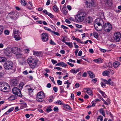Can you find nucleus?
I'll list each match as a JSON object with an SVG mask.
<instances>
[{
	"mask_svg": "<svg viewBox=\"0 0 121 121\" xmlns=\"http://www.w3.org/2000/svg\"><path fill=\"white\" fill-rule=\"evenodd\" d=\"M104 25V22L101 19L98 18L95 20L94 23L95 29L97 31H100L102 30Z\"/></svg>",
	"mask_w": 121,
	"mask_h": 121,
	"instance_id": "f257e3e1",
	"label": "nucleus"
},
{
	"mask_svg": "<svg viewBox=\"0 0 121 121\" xmlns=\"http://www.w3.org/2000/svg\"><path fill=\"white\" fill-rule=\"evenodd\" d=\"M86 15V13L84 12L79 13L75 17V19L78 22L82 21Z\"/></svg>",
	"mask_w": 121,
	"mask_h": 121,
	"instance_id": "f03ea898",
	"label": "nucleus"
},
{
	"mask_svg": "<svg viewBox=\"0 0 121 121\" xmlns=\"http://www.w3.org/2000/svg\"><path fill=\"white\" fill-rule=\"evenodd\" d=\"M8 87H9V85L7 83L2 82H0V90L4 92H5V91H7L8 89Z\"/></svg>",
	"mask_w": 121,
	"mask_h": 121,
	"instance_id": "7ed1b4c3",
	"label": "nucleus"
},
{
	"mask_svg": "<svg viewBox=\"0 0 121 121\" xmlns=\"http://www.w3.org/2000/svg\"><path fill=\"white\" fill-rule=\"evenodd\" d=\"M13 65L11 61H7L5 62L3 64V66L5 69L9 70L12 68Z\"/></svg>",
	"mask_w": 121,
	"mask_h": 121,
	"instance_id": "20e7f679",
	"label": "nucleus"
},
{
	"mask_svg": "<svg viewBox=\"0 0 121 121\" xmlns=\"http://www.w3.org/2000/svg\"><path fill=\"white\" fill-rule=\"evenodd\" d=\"M44 97V93L42 91H41L39 92L37 94L36 99L38 101L41 102L43 101V99Z\"/></svg>",
	"mask_w": 121,
	"mask_h": 121,
	"instance_id": "39448f33",
	"label": "nucleus"
},
{
	"mask_svg": "<svg viewBox=\"0 0 121 121\" xmlns=\"http://www.w3.org/2000/svg\"><path fill=\"white\" fill-rule=\"evenodd\" d=\"M103 27L105 31L109 32L112 29V25L109 22H107L105 23Z\"/></svg>",
	"mask_w": 121,
	"mask_h": 121,
	"instance_id": "423d86ee",
	"label": "nucleus"
},
{
	"mask_svg": "<svg viewBox=\"0 0 121 121\" xmlns=\"http://www.w3.org/2000/svg\"><path fill=\"white\" fill-rule=\"evenodd\" d=\"M13 93L19 96H22V95L20 89L17 87H14L12 90Z\"/></svg>",
	"mask_w": 121,
	"mask_h": 121,
	"instance_id": "0eeeda50",
	"label": "nucleus"
},
{
	"mask_svg": "<svg viewBox=\"0 0 121 121\" xmlns=\"http://www.w3.org/2000/svg\"><path fill=\"white\" fill-rule=\"evenodd\" d=\"M86 4L87 7L91 8L95 6L93 0H86Z\"/></svg>",
	"mask_w": 121,
	"mask_h": 121,
	"instance_id": "6e6552de",
	"label": "nucleus"
},
{
	"mask_svg": "<svg viewBox=\"0 0 121 121\" xmlns=\"http://www.w3.org/2000/svg\"><path fill=\"white\" fill-rule=\"evenodd\" d=\"M19 32L18 30H15L13 32L14 37L15 40L18 41L20 39L19 35Z\"/></svg>",
	"mask_w": 121,
	"mask_h": 121,
	"instance_id": "1a4fd4ad",
	"label": "nucleus"
},
{
	"mask_svg": "<svg viewBox=\"0 0 121 121\" xmlns=\"http://www.w3.org/2000/svg\"><path fill=\"white\" fill-rule=\"evenodd\" d=\"M113 73V71L112 69H108L105 71L103 72L102 74L104 76H108L110 74H112Z\"/></svg>",
	"mask_w": 121,
	"mask_h": 121,
	"instance_id": "9d476101",
	"label": "nucleus"
},
{
	"mask_svg": "<svg viewBox=\"0 0 121 121\" xmlns=\"http://www.w3.org/2000/svg\"><path fill=\"white\" fill-rule=\"evenodd\" d=\"M17 13L16 12H12L9 13L8 15L10 18L13 20L17 18Z\"/></svg>",
	"mask_w": 121,
	"mask_h": 121,
	"instance_id": "9b49d317",
	"label": "nucleus"
},
{
	"mask_svg": "<svg viewBox=\"0 0 121 121\" xmlns=\"http://www.w3.org/2000/svg\"><path fill=\"white\" fill-rule=\"evenodd\" d=\"M121 35L120 33H117L114 35V39L117 42L119 41L120 40V37Z\"/></svg>",
	"mask_w": 121,
	"mask_h": 121,
	"instance_id": "f8f14e48",
	"label": "nucleus"
},
{
	"mask_svg": "<svg viewBox=\"0 0 121 121\" xmlns=\"http://www.w3.org/2000/svg\"><path fill=\"white\" fill-rule=\"evenodd\" d=\"M42 39L43 41H47L48 40V35L47 33H43L42 34Z\"/></svg>",
	"mask_w": 121,
	"mask_h": 121,
	"instance_id": "ddd939ff",
	"label": "nucleus"
},
{
	"mask_svg": "<svg viewBox=\"0 0 121 121\" xmlns=\"http://www.w3.org/2000/svg\"><path fill=\"white\" fill-rule=\"evenodd\" d=\"M11 49L12 52L13 53L16 54L19 53L20 51V49L17 47L13 48Z\"/></svg>",
	"mask_w": 121,
	"mask_h": 121,
	"instance_id": "4468645a",
	"label": "nucleus"
},
{
	"mask_svg": "<svg viewBox=\"0 0 121 121\" xmlns=\"http://www.w3.org/2000/svg\"><path fill=\"white\" fill-rule=\"evenodd\" d=\"M11 48H6L4 50V54L5 56H8L11 53Z\"/></svg>",
	"mask_w": 121,
	"mask_h": 121,
	"instance_id": "2eb2a0df",
	"label": "nucleus"
},
{
	"mask_svg": "<svg viewBox=\"0 0 121 121\" xmlns=\"http://www.w3.org/2000/svg\"><path fill=\"white\" fill-rule=\"evenodd\" d=\"M38 59L35 60L34 61L33 63L29 64L30 65L31 68L32 69L35 68L37 66V63L38 61Z\"/></svg>",
	"mask_w": 121,
	"mask_h": 121,
	"instance_id": "dca6fc26",
	"label": "nucleus"
},
{
	"mask_svg": "<svg viewBox=\"0 0 121 121\" xmlns=\"http://www.w3.org/2000/svg\"><path fill=\"white\" fill-rule=\"evenodd\" d=\"M93 21L92 18L91 17L88 16L84 20V22L86 24H89L92 22Z\"/></svg>",
	"mask_w": 121,
	"mask_h": 121,
	"instance_id": "f3484780",
	"label": "nucleus"
},
{
	"mask_svg": "<svg viewBox=\"0 0 121 121\" xmlns=\"http://www.w3.org/2000/svg\"><path fill=\"white\" fill-rule=\"evenodd\" d=\"M18 83L17 79H14L11 81V85L12 86H16L17 85Z\"/></svg>",
	"mask_w": 121,
	"mask_h": 121,
	"instance_id": "a211bd4d",
	"label": "nucleus"
},
{
	"mask_svg": "<svg viewBox=\"0 0 121 121\" xmlns=\"http://www.w3.org/2000/svg\"><path fill=\"white\" fill-rule=\"evenodd\" d=\"M105 3L106 6L108 7V9H110L112 5V3L110 0H107Z\"/></svg>",
	"mask_w": 121,
	"mask_h": 121,
	"instance_id": "6ab92c4d",
	"label": "nucleus"
},
{
	"mask_svg": "<svg viewBox=\"0 0 121 121\" xmlns=\"http://www.w3.org/2000/svg\"><path fill=\"white\" fill-rule=\"evenodd\" d=\"M34 55L37 56L42 57V55L41 54V52L36 51H33Z\"/></svg>",
	"mask_w": 121,
	"mask_h": 121,
	"instance_id": "aec40b11",
	"label": "nucleus"
},
{
	"mask_svg": "<svg viewBox=\"0 0 121 121\" xmlns=\"http://www.w3.org/2000/svg\"><path fill=\"white\" fill-rule=\"evenodd\" d=\"M62 11L65 15H66L67 14V10L65 6L64 5L63 6L62 8Z\"/></svg>",
	"mask_w": 121,
	"mask_h": 121,
	"instance_id": "412c9836",
	"label": "nucleus"
},
{
	"mask_svg": "<svg viewBox=\"0 0 121 121\" xmlns=\"http://www.w3.org/2000/svg\"><path fill=\"white\" fill-rule=\"evenodd\" d=\"M102 59L99 58L98 59L94 60H93V61H95L96 63H101L102 62Z\"/></svg>",
	"mask_w": 121,
	"mask_h": 121,
	"instance_id": "4be33fe9",
	"label": "nucleus"
},
{
	"mask_svg": "<svg viewBox=\"0 0 121 121\" xmlns=\"http://www.w3.org/2000/svg\"><path fill=\"white\" fill-rule=\"evenodd\" d=\"M16 55V57L17 58H19L22 57V54L21 53V51H20L18 53H17Z\"/></svg>",
	"mask_w": 121,
	"mask_h": 121,
	"instance_id": "5701e85b",
	"label": "nucleus"
},
{
	"mask_svg": "<svg viewBox=\"0 0 121 121\" xmlns=\"http://www.w3.org/2000/svg\"><path fill=\"white\" fill-rule=\"evenodd\" d=\"M120 63L119 62L116 61L113 63V65L115 68H117L120 65Z\"/></svg>",
	"mask_w": 121,
	"mask_h": 121,
	"instance_id": "b1692460",
	"label": "nucleus"
},
{
	"mask_svg": "<svg viewBox=\"0 0 121 121\" xmlns=\"http://www.w3.org/2000/svg\"><path fill=\"white\" fill-rule=\"evenodd\" d=\"M17 97V96H16L14 95H13L9 97L8 99H9V100H12L15 99H16Z\"/></svg>",
	"mask_w": 121,
	"mask_h": 121,
	"instance_id": "393cba45",
	"label": "nucleus"
},
{
	"mask_svg": "<svg viewBox=\"0 0 121 121\" xmlns=\"http://www.w3.org/2000/svg\"><path fill=\"white\" fill-rule=\"evenodd\" d=\"M88 73L91 78H93L95 77V74H94L91 72L90 71H88Z\"/></svg>",
	"mask_w": 121,
	"mask_h": 121,
	"instance_id": "a878e982",
	"label": "nucleus"
},
{
	"mask_svg": "<svg viewBox=\"0 0 121 121\" xmlns=\"http://www.w3.org/2000/svg\"><path fill=\"white\" fill-rule=\"evenodd\" d=\"M86 89L87 90L86 92L89 95H92V91L89 88H86Z\"/></svg>",
	"mask_w": 121,
	"mask_h": 121,
	"instance_id": "bb28decb",
	"label": "nucleus"
},
{
	"mask_svg": "<svg viewBox=\"0 0 121 121\" xmlns=\"http://www.w3.org/2000/svg\"><path fill=\"white\" fill-rule=\"evenodd\" d=\"M29 86H26V88H27V89L29 91V95H30V93H31V92H32L33 91L32 90V88H28V87Z\"/></svg>",
	"mask_w": 121,
	"mask_h": 121,
	"instance_id": "cd10ccee",
	"label": "nucleus"
},
{
	"mask_svg": "<svg viewBox=\"0 0 121 121\" xmlns=\"http://www.w3.org/2000/svg\"><path fill=\"white\" fill-rule=\"evenodd\" d=\"M99 91V92L101 94L102 96L104 98H105L106 97L107 95L104 92L100 90Z\"/></svg>",
	"mask_w": 121,
	"mask_h": 121,
	"instance_id": "c85d7f7f",
	"label": "nucleus"
},
{
	"mask_svg": "<svg viewBox=\"0 0 121 121\" xmlns=\"http://www.w3.org/2000/svg\"><path fill=\"white\" fill-rule=\"evenodd\" d=\"M63 105L65 108L69 109L70 110H72V108L69 105H68L67 104H64Z\"/></svg>",
	"mask_w": 121,
	"mask_h": 121,
	"instance_id": "c756f323",
	"label": "nucleus"
},
{
	"mask_svg": "<svg viewBox=\"0 0 121 121\" xmlns=\"http://www.w3.org/2000/svg\"><path fill=\"white\" fill-rule=\"evenodd\" d=\"M7 59L6 58L4 57H0V62H3L6 61Z\"/></svg>",
	"mask_w": 121,
	"mask_h": 121,
	"instance_id": "7c9ffc66",
	"label": "nucleus"
},
{
	"mask_svg": "<svg viewBox=\"0 0 121 121\" xmlns=\"http://www.w3.org/2000/svg\"><path fill=\"white\" fill-rule=\"evenodd\" d=\"M64 84H67V85L66 88H68L70 86V85L71 84V83L69 82V80H67V81L65 82Z\"/></svg>",
	"mask_w": 121,
	"mask_h": 121,
	"instance_id": "2f4dec72",
	"label": "nucleus"
},
{
	"mask_svg": "<svg viewBox=\"0 0 121 121\" xmlns=\"http://www.w3.org/2000/svg\"><path fill=\"white\" fill-rule=\"evenodd\" d=\"M34 60H35L32 58H28L27 59V62L29 64L30 63H32L34 62Z\"/></svg>",
	"mask_w": 121,
	"mask_h": 121,
	"instance_id": "473e14b6",
	"label": "nucleus"
},
{
	"mask_svg": "<svg viewBox=\"0 0 121 121\" xmlns=\"http://www.w3.org/2000/svg\"><path fill=\"white\" fill-rule=\"evenodd\" d=\"M65 43L66 45L69 46V47L70 48H72L73 47V46L72 43L67 42H65Z\"/></svg>",
	"mask_w": 121,
	"mask_h": 121,
	"instance_id": "72a5a7b5",
	"label": "nucleus"
},
{
	"mask_svg": "<svg viewBox=\"0 0 121 121\" xmlns=\"http://www.w3.org/2000/svg\"><path fill=\"white\" fill-rule=\"evenodd\" d=\"M3 30V26L1 25H0V35L2 34Z\"/></svg>",
	"mask_w": 121,
	"mask_h": 121,
	"instance_id": "f704fd0d",
	"label": "nucleus"
},
{
	"mask_svg": "<svg viewBox=\"0 0 121 121\" xmlns=\"http://www.w3.org/2000/svg\"><path fill=\"white\" fill-rule=\"evenodd\" d=\"M99 111L100 112L101 114L104 116V117H105L104 112L103 110V109L102 108H101L100 109H99Z\"/></svg>",
	"mask_w": 121,
	"mask_h": 121,
	"instance_id": "c9c22d12",
	"label": "nucleus"
},
{
	"mask_svg": "<svg viewBox=\"0 0 121 121\" xmlns=\"http://www.w3.org/2000/svg\"><path fill=\"white\" fill-rule=\"evenodd\" d=\"M60 65L61 66L63 67H65L67 65L66 64L64 63L63 62H60Z\"/></svg>",
	"mask_w": 121,
	"mask_h": 121,
	"instance_id": "e433bc0d",
	"label": "nucleus"
},
{
	"mask_svg": "<svg viewBox=\"0 0 121 121\" xmlns=\"http://www.w3.org/2000/svg\"><path fill=\"white\" fill-rule=\"evenodd\" d=\"M54 103L55 104L57 103L61 105H64V104L63 103H62L60 100L57 101L56 102H55Z\"/></svg>",
	"mask_w": 121,
	"mask_h": 121,
	"instance_id": "4c0bfd02",
	"label": "nucleus"
},
{
	"mask_svg": "<svg viewBox=\"0 0 121 121\" xmlns=\"http://www.w3.org/2000/svg\"><path fill=\"white\" fill-rule=\"evenodd\" d=\"M53 9L55 11H58V9L57 7V6L56 5H54L53 7Z\"/></svg>",
	"mask_w": 121,
	"mask_h": 121,
	"instance_id": "58836bf2",
	"label": "nucleus"
},
{
	"mask_svg": "<svg viewBox=\"0 0 121 121\" xmlns=\"http://www.w3.org/2000/svg\"><path fill=\"white\" fill-rule=\"evenodd\" d=\"M93 35L94 37L96 39L98 38L99 35L97 33L95 32L93 33Z\"/></svg>",
	"mask_w": 121,
	"mask_h": 121,
	"instance_id": "ea45409f",
	"label": "nucleus"
},
{
	"mask_svg": "<svg viewBox=\"0 0 121 121\" xmlns=\"http://www.w3.org/2000/svg\"><path fill=\"white\" fill-rule=\"evenodd\" d=\"M27 106V104L26 103H24L21 104V107L23 108H26Z\"/></svg>",
	"mask_w": 121,
	"mask_h": 121,
	"instance_id": "a19ab883",
	"label": "nucleus"
},
{
	"mask_svg": "<svg viewBox=\"0 0 121 121\" xmlns=\"http://www.w3.org/2000/svg\"><path fill=\"white\" fill-rule=\"evenodd\" d=\"M21 3L22 5L23 6H24L26 4V3L25 0H21Z\"/></svg>",
	"mask_w": 121,
	"mask_h": 121,
	"instance_id": "79ce46f5",
	"label": "nucleus"
},
{
	"mask_svg": "<svg viewBox=\"0 0 121 121\" xmlns=\"http://www.w3.org/2000/svg\"><path fill=\"white\" fill-rule=\"evenodd\" d=\"M60 92H63L64 91V88L62 86H60Z\"/></svg>",
	"mask_w": 121,
	"mask_h": 121,
	"instance_id": "37998d69",
	"label": "nucleus"
},
{
	"mask_svg": "<svg viewBox=\"0 0 121 121\" xmlns=\"http://www.w3.org/2000/svg\"><path fill=\"white\" fill-rule=\"evenodd\" d=\"M24 85V84L23 82L21 83L19 85V87L20 89H22V88L23 86Z\"/></svg>",
	"mask_w": 121,
	"mask_h": 121,
	"instance_id": "c03bdc74",
	"label": "nucleus"
},
{
	"mask_svg": "<svg viewBox=\"0 0 121 121\" xmlns=\"http://www.w3.org/2000/svg\"><path fill=\"white\" fill-rule=\"evenodd\" d=\"M46 110L48 112H50L52 110L51 109V107L50 106L48 107L47 108Z\"/></svg>",
	"mask_w": 121,
	"mask_h": 121,
	"instance_id": "a18cd8bd",
	"label": "nucleus"
},
{
	"mask_svg": "<svg viewBox=\"0 0 121 121\" xmlns=\"http://www.w3.org/2000/svg\"><path fill=\"white\" fill-rule=\"evenodd\" d=\"M70 72L73 73H76V70H75L74 69H73L71 70L70 71Z\"/></svg>",
	"mask_w": 121,
	"mask_h": 121,
	"instance_id": "49530a36",
	"label": "nucleus"
},
{
	"mask_svg": "<svg viewBox=\"0 0 121 121\" xmlns=\"http://www.w3.org/2000/svg\"><path fill=\"white\" fill-rule=\"evenodd\" d=\"M49 43L51 45H56V43L53 41L52 39L50 40Z\"/></svg>",
	"mask_w": 121,
	"mask_h": 121,
	"instance_id": "de8ad7c7",
	"label": "nucleus"
},
{
	"mask_svg": "<svg viewBox=\"0 0 121 121\" xmlns=\"http://www.w3.org/2000/svg\"><path fill=\"white\" fill-rule=\"evenodd\" d=\"M52 33H53L54 35H56L57 36H59L60 35V34L59 33L57 32H56L53 31H51Z\"/></svg>",
	"mask_w": 121,
	"mask_h": 121,
	"instance_id": "09e8293b",
	"label": "nucleus"
},
{
	"mask_svg": "<svg viewBox=\"0 0 121 121\" xmlns=\"http://www.w3.org/2000/svg\"><path fill=\"white\" fill-rule=\"evenodd\" d=\"M111 80V79L110 78H109V79H108V81H107L105 79H104L103 81L106 84L110 82Z\"/></svg>",
	"mask_w": 121,
	"mask_h": 121,
	"instance_id": "8fccbe9b",
	"label": "nucleus"
},
{
	"mask_svg": "<svg viewBox=\"0 0 121 121\" xmlns=\"http://www.w3.org/2000/svg\"><path fill=\"white\" fill-rule=\"evenodd\" d=\"M9 31L7 30H6L4 31V34L6 35H9Z\"/></svg>",
	"mask_w": 121,
	"mask_h": 121,
	"instance_id": "3c124183",
	"label": "nucleus"
},
{
	"mask_svg": "<svg viewBox=\"0 0 121 121\" xmlns=\"http://www.w3.org/2000/svg\"><path fill=\"white\" fill-rule=\"evenodd\" d=\"M76 40L78 42H79L81 43H83V42L81 40L78 38H77Z\"/></svg>",
	"mask_w": 121,
	"mask_h": 121,
	"instance_id": "603ef678",
	"label": "nucleus"
},
{
	"mask_svg": "<svg viewBox=\"0 0 121 121\" xmlns=\"http://www.w3.org/2000/svg\"><path fill=\"white\" fill-rule=\"evenodd\" d=\"M47 15L49 16L51 18H52L53 17V15L50 13H48Z\"/></svg>",
	"mask_w": 121,
	"mask_h": 121,
	"instance_id": "864d4df0",
	"label": "nucleus"
},
{
	"mask_svg": "<svg viewBox=\"0 0 121 121\" xmlns=\"http://www.w3.org/2000/svg\"><path fill=\"white\" fill-rule=\"evenodd\" d=\"M80 86V84L78 83H76L75 85V87L76 88Z\"/></svg>",
	"mask_w": 121,
	"mask_h": 121,
	"instance_id": "5fc2aeb1",
	"label": "nucleus"
},
{
	"mask_svg": "<svg viewBox=\"0 0 121 121\" xmlns=\"http://www.w3.org/2000/svg\"><path fill=\"white\" fill-rule=\"evenodd\" d=\"M58 84L59 85H60L62 84V82L60 80H58L57 81Z\"/></svg>",
	"mask_w": 121,
	"mask_h": 121,
	"instance_id": "6e6d98bb",
	"label": "nucleus"
},
{
	"mask_svg": "<svg viewBox=\"0 0 121 121\" xmlns=\"http://www.w3.org/2000/svg\"><path fill=\"white\" fill-rule=\"evenodd\" d=\"M53 89L55 92H57L58 89L57 87H53Z\"/></svg>",
	"mask_w": 121,
	"mask_h": 121,
	"instance_id": "4d7b16f0",
	"label": "nucleus"
},
{
	"mask_svg": "<svg viewBox=\"0 0 121 121\" xmlns=\"http://www.w3.org/2000/svg\"><path fill=\"white\" fill-rule=\"evenodd\" d=\"M44 28L46 30H47L48 31L51 32L52 31V30H51V29L48 28L47 27L45 26L44 27Z\"/></svg>",
	"mask_w": 121,
	"mask_h": 121,
	"instance_id": "13d9d810",
	"label": "nucleus"
},
{
	"mask_svg": "<svg viewBox=\"0 0 121 121\" xmlns=\"http://www.w3.org/2000/svg\"><path fill=\"white\" fill-rule=\"evenodd\" d=\"M14 109V108L13 107H12L9 109L8 111L10 113Z\"/></svg>",
	"mask_w": 121,
	"mask_h": 121,
	"instance_id": "bf43d9fd",
	"label": "nucleus"
},
{
	"mask_svg": "<svg viewBox=\"0 0 121 121\" xmlns=\"http://www.w3.org/2000/svg\"><path fill=\"white\" fill-rule=\"evenodd\" d=\"M100 119L101 121H102L103 120V117L102 116H99L97 118V119Z\"/></svg>",
	"mask_w": 121,
	"mask_h": 121,
	"instance_id": "052dcab7",
	"label": "nucleus"
},
{
	"mask_svg": "<svg viewBox=\"0 0 121 121\" xmlns=\"http://www.w3.org/2000/svg\"><path fill=\"white\" fill-rule=\"evenodd\" d=\"M54 98L53 97V96H52L51 97V98L49 99V102H51L53 101V99H54Z\"/></svg>",
	"mask_w": 121,
	"mask_h": 121,
	"instance_id": "680f3d73",
	"label": "nucleus"
},
{
	"mask_svg": "<svg viewBox=\"0 0 121 121\" xmlns=\"http://www.w3.org/2000/svg\"><path fill=\"white\" fill-rule=\"evenodd\" d=\"M62 37L63 38V39L62 40V41L63 42L65 43V42H66L65 41V39L66 38V37L65 36H62Z\"/></svg>",
	"mask_w": 121,
	"mask_h": 121,
	"instance_id": "e2e57ef3",
	"label": "nucleus"
},
{
	"mask_svg": "<svg viewBox=\"0 0 121 121\" xmlns=\"http://www.w3.org/2000/svg\"><path fill=\"white\" fill-rule=\"evenodd\" d=\"M51 61L53 64H55L57 63V61L53 59H52L51 60Z\"/></svg>",
	"mask_w": 121,
	"mask_h": 121,
	"instance_id": "0e129e2a",
	"label": "nucleus"
},
{
	"mask_svg": "<svg viewBox=\"0 0 121 121\" xmlns=\"http://www.w3.org/2000/svg\"><path fill=\"white\" fill-rule=\"evenodd\" d=\"M76 27L78 28H81L82 27V26L78 24H76Z\"/></svg>",
	"mask_w": 121,
	"mask_h": 121,
	"instance_id": "69168bd1",
	"label": "nucleus"
},
{
	"mask_svg": "<svg viewBox=\"0 0 121 121\" xmlns=\"http://www.w3.org/2000/svg\"><path fill=\"white\" fill-rule=\"evenodd\" d=\"M69 62H71L75 63V60H73L71 59H69Z\"/></svg>",
	"mask_w": 121,
	"mask_h": 121,
	"instance_id": "338daca9",
	"label": "nucleus"
},
{
	"mask_svg": "<svg viewBox=\"0 0 121 121\" xmlns=\"http://www.w3.org/2000/svg\"><path fill=\"white\" fill-rule=\"evenodd\" d=\"M51 83H48L47 84V85L46 86V87H47L48 88H50V87H51Z\"/></svg>",
	"mask_w": 121,
	"mask_h": 121,
	"instance_id": "774afa93",
	"label": "nucleus"
}]
</instances>
